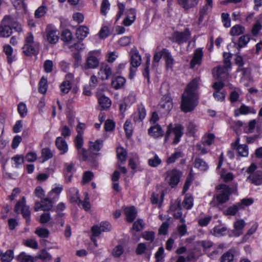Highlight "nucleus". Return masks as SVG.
Wrapping results in <instances>:
<instances>
[{
	"mask_svg": "<svg viewBox=\"0 0 262 262\" xmlns=\"http://www.w3.org/2000/svg\"><path fill=\"white\" fill-rule=\"evenodd\" d=\"M199 78H194L187 85L182 96L181 105L182 111L188 113L192 111L198 105L197 91L199 85Z\"/></svg>",
	"mask_w": 262,
	"mask_h": 262,
	"instance_id": "obj_1",
	"label": "nucleus"
},
{
	"mask_svg": "<svg viewBox=\"0 0 262 262\" xmlns=\"http://www.w3.org/2000/svg\"><path fill=\"white\" fill-rule=\"evenodd\" d=\"M184 127L180 124H177L173 126L171 123L169 124L167 128L165 136V141H167L170 137H173V144H177L183 135Z\"/></svg>",
	"mask_w": 262,
	"mask_h": 262,
	"instance_id": "obj_2",
	"label": "nucleus"
},
{
	"mask_svg": "<svg viewBox=\"0 0 262 262\" xmlns=\"http://www.w3.org/2000/svg\"><path fill=\"white\" fill-rule=\"evenodd\" d=\"M220 189L219 193L216 195L215 197H214V200L216 199L217 202L214 200L210 202V204L212 206L222 204L229 200V196L231 193L230 188L226 185L221 184L220 185Z\"/></svg>",
	"mask_w": 262,
	"mask_h": 262,
	"instance_id": "obj_3",
	"label": "nucleus"
},
{
	"mask_svg": "<svg viewBox=\"0 0 262 262\" xmlns=\"http://www.w3.org/2000/svg\"><path fill=\"white\" fill-rule=\"evenodd\" d=\"M15 27V23L12 17L5 16L2 20L0 26V37H9L12 33V28Z\"/></svg>",
	"mask_w": 262,
	"mask_h": 262,
	"instance_id": "obj_4",
	"label": "nucleus"
},
{
	"mask_svg": "<svg viewBox=\"0 0 262 262\" xmlns=\"http://www.w3.org/2000/svg\"><path fill=\"white\" fill-rule=\"evenodd\" d=\"M23 50L24 54L27 56L35 54L38 50V43L34 41L32 33L29 32L27 34Z\"/></svg>",
	"mask_w": 262,
	"mask_h": 262,
	"instance_id": "obj_5",
	"label": "nucleus"
},
{
	"mask_svg": "<svg viewBox=\"0 0 262 262\" xmlns=\"http://www.w3.org/2000/svg\"><path fill=\"white\" fill-rule=\"evenodd\" d=\"M165 180L171 188L175 187L179 183L182 173L177 169L168 170L166 173Z\"/></svg>",
	"mask_w": 262,
	"mask_h": 262,
	"instance_id": "obj_6",
	"label": "nucleus"
},
{
	"mask_svg": "<svg viewBox=\"0 0 262 262\" xmlns=\"http://www.w3.org/2000/svg\"><path fill=\"white\" fill-rule=\"evenodd\" d=\"M129 55L130 57V60L131 65L130 68V72L131 75H134L137 68L141 63V57L136 48H134L131 49Z\"/></svg>",
	"mask_w": 262,
	"mask_h": 262,
	"instance_id": "obj_7",
	"label": "nucleus"
},
{
	"mask_svg": "<svg viewBox=\"0 0 262 262\" xmlns=\"http://www.w3.org/2000/svg\"><path fill=\"white\" fill-rule=\"evenodd\" d=\"M59 32L51 25H48L44 32V38L50 43L55 44L59 39Z\"/></svg>",
	"mask_w": 262,
	"mask_h": 262,
	"instance_id": "obj_8",
	"label": "nucleus"
},
{
	"mask_svg": "<svg viewBox=\"0 0 262 262\" xmlns=\"http://www.w3.org/2000/svg\"><path fill=\"white\" fill-rule=\"evenodd\" d=\"M25 198L23 197L21 201H18L15 206V211L18 213L20 211L26 220V222L28 223L30 221V211L29 207L25 205Z\"/></svg>",
	"mask_w": 262,
	"mask_h": 262,
	"instance_id": "obj_9",
	"label": "nucleus"
},
{
	"mask_svg": "<svg viewBox=\"0 0 262 262\" xmlns=\"http://www.w3.org/2000/svg\"><path fill=\"white\" fill-rule=\"evenodd\" d=\"M55 201L51 197L48 195L47 198L41 200V202H36L35 203L34 210L38 211L39 210L43 211H48L52 209L53 207V202Z\"/></svg>",
	"mask_w": 262,
	"mask_h": 262,
	"instance_id": "obj_10",
	"label": "nucleus"
},
{
	"mask_svg": "<svg viewBox=\"0 0 262 262\" xmlns=\"http://www.w3.org/2000/svg\"><path fill=\"white\" fill-rule=\"evenodd\" d=\"M190 32L185 29L183 32H175L173 35V41L181 44L186 42L190 37Z\"/></svg>",
	"mask_w": 262,
	"mask_h": 262,
	"instance_id": "obj_11",
	"label": "nucleus"
},
{
	"mask_svg": "<svg viewBox=\"0 0 262 262\" xmlns=\"http://www.w3.org/2000/svg\"><path fill=\"white\" fill-rule=\"evenodd\" d=\"M159 109L163 114L168 113L173 107L171 99L165 95L159 104Z\"/></svg>",
	"mask_w": 262,
	"mask_h": 262,
	"instance_id": "obj_12",
	"label": "nucleus"
},
{
	"mask_svg": "<svg viewBox=\"0 0 262 262\" xmlns=\"http://www.w3.org/2000/svg\"><path fill=\"white\" fill-rule=\"evenodd\" d=\"M111 230V225L108 222H102L100 223V227L94 225L91 228V231L93 236H99L101 232H107Z\"/></svg>",
	"mask_w": 262,
	"mask_h": 262,
	"instance_id": "obj_13",
	"label": "nucleus"
},
{
	"mask_svg": "<svg viewBox=\"0 0 262 262\" xmlns=\"http://www.w3.org/2000/svg\"><path fill=\"white\" fill-rule=\"evenodd\" d=\"M203 56V52L202 48L196 49L193 54L192 59L190 62V68L193 69L196 66H200L202 63Z\"/></svg>",
	"mask_w": 262,
	"mask_h": 262,
	"instance_id": "obj_14",
	"label": "nucleus"
},
{
	"mask_svg": "<svg viewBox=\"0 0 262 262\" xmlns=\"http://www.w3.org/2000/svg\"><path fill=\"white\" fill-rule=\"evenodd\" d=\"M93 52H90L86 58V62L84 65L83 69L88 70L90 69L97 68L99 63L98 59L94 56Z\"/></svg>",
	"mask_w": 262,
	"mask_h": 262,
	"instance_id": "obj_15",
	"label": "nucleus"
},
{
	"mask_svg": "<svg viewBox=\"0 0 262 262\" xmlns=\"http://www.w3.org/2000/svg\"><path fill=\"white\" fill-rule=\"evenodd\" d=\"M73 78L74 76L71 73H68L66 75L65 80L60 86V90L63 94H67L71 89V81Z\"/></svg>",
	"mask_w": 262,
	"mask_h": 262,
	"instance_id": "obj_16",
	"label": "nucleus"
},
{
	"mask_svg": "<svg viewBox=\"0 0 262 262\" xmlns=\"http://www.w3.org/2000/svg\"><path fill=\"white\" fill-rule=\"evenodd\" d=\"M249 181L255 185L258 186L262 184V171H256L253 173L250 174L247 178Z\"/></svg>",
	"mask_w": 262,
	"mask_h": 262,
	"instance_id": "obj_17",
	"label": "nucleus"
},
{
	"mask_svg": "<svg viewBox=\"0 0 262 262\" xmlns=\"http://www.w3.org/2000/svg\"><path fill=\"white\" fill-rule=\"evenodd\" d=\"M57 148L60 151V154L63 155L68 150V146L66 140L62 137H58L55 141Z\"/></svg>",
	"mask_w": 262,
	"mask_h": 262,
	"instance_id": "obj_18",
	"label": "nucleus"
},
{
	"mask_svg": "<svg viewBox=\"0 0 262 262\" xmlns=\"http://www.w3.org/2000/svg\"><path fill=\"white\" fill-rule=\"evenodd\" d=\"M99 75L102 80L107 79L112 75L111 67L106 63H102L100 66Z\"/></svg>",
	"mask_w": 262,
	"mask_h": 262,
	"instance_id": "obj_19",
	"label": "nucleus"
},
{
	"mask_svg": "<svg viewBox=\"0 0 262 262\" xmlns=\"http://www.w3.org/2000/svg\"><path fill=\"white\" fill-rule=\"evenodd\" d=\"M148 134L155 138L162 137L164 135V131L159 124H155L151 126L148 130Z\"/></svg>",
	"mask_w": 262,
	"mask_h": 262,
	"instance_id": "obj_20",
	"label": "nucleus"
},
{
	"mask_svg": "<svg viewBox=\"0 0 262 262\" xmlns=\"http://www.w3.org/2000/svg\"><path fill=\"white\" fill-rule=\"evenodd\" d=\"M249 113L255 114L256 111L251 107H249L245 104H242L238 109L235 110L234 115L236 117L240 115H246Z\"/></svg>",
	"mask_w": 262,
	"mask_h": 262,
	"instance_id": "obj_21",
	"label": "nucleus"
},
{
	"mask_svg": "<svg viewBox=\"0 0 262 262\" xmlns=\"http://www.w3.org/2000/svg\"><path fill=\"white\" fill-rule=\"evenodd\" d=\"M246 226V223L243 220H238L234 224V234L239 236L243 234V230Z\"/></svg>",
	"mask_w": 262,
	"mask_h": 262,
	"instance_id": "obj_22",
	"label": "nucleus"
},
{
	"mask_svg": "<svg viewBox=\"0 0 262 262\" xmlns=\"http://www.w3.org/2000/svg\"><path fill=\"white\" fill-rule=\"evenodd\" d=\"M97 98L100 106L103 110L107 109L111 106L112 102L108 97L103 95H97Z\"/></svg>",
	"mask_w": 262,
	"mask_h": 262,
	"instance_id": "obj_23",
	"label": "nucleus"
},
{
	"mask_svg": "<svg viewBox=\"0 0 262 262\" xmlns=\"http://www.w3.org/2000/svg\"><path fill=\"white\" fill-rule=\"evenodd\" d=\"M170 209L173 211V216L175 219H180L183 218L182 216V209L181 207L180 202H176L170 206Z\"/></svg>",
	"mask_w": 262,
	"mask_h": 262,
	"instance_id": "obj_24",
	"label": "nucleus"
},
{
	"mask_svg": "<svg viewBox=\"0 0 262 262\" xmlns=\"http://www.w3.org/2000/svg\"><path fill=\"white\" fill-rule=\"evenodd\" d=\"M69 192L71 202L76 203L80 206L81 200L80 199L78 190L74 187L71 188L69 189Z\"/></svg>",
	"mask_w": 262,
	"mask_h": 262,
	"instance_id": "obj_25",
	"label": "nucleus"
},
{
	"mask_svg": "<svg viewBox=\"0 0 262 262\" xmlns=\"http://www.w3.org/2000/svg\"><path fill=\"white\" fill-rule=\"evenodd\" d=\"M146 116V110L142 104H140L138 107V112L134 114V120L137 122L138 120L142 121Z\"/></svg>",
	"mask_w": 262,
	"mask_h": 262,
	"instance_id": "obj_26",
	"label": "nucleus"
},
{
	"mask_svg": "<svg viewBox=\"0 0 262 262\" xmlns=\"http://www.w3.org/2000/svg\"><path fill=\"white\" fill-rule=\"evenodd\" d=\"M124 213L128 222H132L136 217L137 211L134 206L126 207L124 209Z\"/></svg>",
	"mask_w": 262,
	"mask_h": 262,
	"instance_id": "obj_27",
	"label": "nucleus"
},
{
	"mask_svg": "<svg viewBox=\"0 0 262 262\" xmlns=\"http://www.w3.org/2000/svg\"><path fill=\"white\" fill-rule=\"evenodd\" d=\"M194 167L203 171H205L209 168L208 164L203 159L200 158H196L195 159Z\"/></svg>",
	"mask_w": 262,
	"mask_h": 262,
	"instance_id": "obj_28",
	"label": "nucleus"
},
{
	"mask_svg": "<svg viewBox=\"0 0 262 262\" xmlns=\"http://www.w3.org/2000/svg\"><path fill=\"white\" fill-rule=\"evenodd\" d=\"M89 33V28L85 26H81L77 29L76 35L78 40H82L87 36Z\"/></svg>",
	"mask_w": 262,
	"mask_h": 262,
	"instance_id": "obj_29",
	"label": "nucleus"
},
{
	"mask_svg": "<svg viewBox=\"0 0 262 262\" xmlns=\"http://www.w3.org/2000/svg\"><path fill=\"white\" fill-rule=\"evenodd\" d=\"M164 58L166 61V67L169 69H172L174 60L169 51L166 49H163Z\"/></svg>",
	"mask_w": 262,
	"mask_h": 262,
	"instance_id": "obj_30",
	"label": "nucleus"
},
{
	"mask_svg": "<svg viewBox=\"0 0 262 262\" xmlns=\"http://www.w3.org/2000/svg\"><path fill=\"white\" fill-rule=\"evenodd\" d=\"M103 145V141L97 140L95 142H89V150L92 152L99 151Z\"/></svg>",
	"mask_w": 262,
	"mask_h": 262,
	"instance_id": "obj_31",
	"label": "nucleus"
},
{
	"mask_svg": "<svg viewBox=\"0 0 262 262\" xmlns=\"http://www.w3.org/2000/svg\"><path fill=\"white\" fill-rule=\"evenodd\" d=\"M125 79L121 76H118L115 79L112 80L111 85L113 88L116 90L121 89L125 84Z\"/></svg>",
	"mask_w": 262,
	"mask_h": 262,
	"instance_id": "obj_32",
	"label": "nucleus"
},
{
	"mask_svg": "<svg viewBox=\"0 0 262 262\" xmlns=\"http://www.w3.org/2000/svg\"><path fill=\"white\" fill-rule=\"evenodd\" d=\"M178 4L185 9H189L197 4L196 0H178Z\"/></svg>",
	"mask_w": 262,
	"mask_h": 262,
	"instance_id": "obj_33",
	"label": "nucleus"
},
{
	"mask_svg": "<svg viewBox=\"0 0 262 262\" xmlns=\"http://www.w3.org/2000/svg\"><path fill=\"white\" fill-rule=\"evenodd\" d=\"M235 252L230 250L225 253L221 257V262H232L234 257Z\"/></svg>",
	"mask_w": 262,
	"mask_h": 262,
	"instance_id": "obj_34",
	"label": "nucleus"
},
{
	"mask_svg": "<svg viewBox=\"0 0 262 262\" xmlns=\"http://www.w3.org/2000/svg\"><path fill=\"white\" fill-rule=\"evenodd\" d=\"M3 48L4 51L7 56V60L8 63H12V62L14 60V57L12 56V48L10 45H5Z\"/></svg>",
	"mask_w": 262,
	"mask_h": 262,
	"instance_id": "obj_35",
	"label": "nucleus"
},
{
	"mask_svg": "<svg viewBox=\"0 0 262 262\" xmlns=\"http://www.w3.org/2000/svg\"><path fill=\"white\" fill-rule=\"evenodd\" d=\"M180 223L182 224L178 226V232L180 236H183L187 233V229L184 218L181 219Z\"/></svg>",
	"mask_w": 262,
	"mask_h": 262,
	"instance_id": "obj_36",
	"label": "nucleus"
},
{
	"mask_svg": "<svg viewBox=\"0 0 262 262\" xmlns=\"http://www.w3.org/2000/svg\"><path fill=\"white\" fill-rule=\"evenodd\" d=\"M241 204L236 203L229 207L225 211V214L229 215H235L241 209Z\"/></svg>",
	"mask_w": 262,
	"mask_h": 262,
	"instance_id": "obj_37",
	"label": "nucleus"
},
{
	"mask_svg": "<svg viewBox=\"0 0 262 262\" xmlns=\"http://www.w3.org/2000/svg\"><path fill=\"white\" fill-rule=\"evenodd\" d=\"M153 246H151L150 244H148V245H146L145 244L142 243L138 245L136 252L137 254L141 255L145 252V250H151Z\"/></svg>",
	"mask_w": 262,
	"mask_h": 262,
	"instance_id": "obj_38",
	"label": "nucleus"
},
{
	"mask_svg": "<svg viewBox=\"0 0 262 262\" xmlns=\"http://www.w3.org/2000/svg\"><path fill=\"white\" fill-rule=\"evenodd\" d=\"M245 28L244 27L236 25L233 26L230 32V33L232 36H238L243 34L244 32Z\"/></svg>",
	"mask_w": 262,
	"mask_h": 262,
	"instance_id": "obj_39",
	"label": "nucleus"
},
{
	"mask_svg": "<svg viewBox=\"0 0 262 262\" xmlns=\"http://www.w3.org/2000/svg\"><path fill=\"white\" fill-rule=\"evenodd\" d=\"M236 150L239 156L247 157L248 155V148L245 144L238 145L236 147Z\"/></svg>",
	"mask_w": 262,
	"mask_h": 262,
	"instance_id": "obj_40",
	"label": "nucleus"
},
{
	"mask_svg": "<svg viewBox=\"0 0 262 262\" xmlns=\"http://www.w3.org/2000/svg\"><path fill=\"white\" fill-rule=\"evenodd\" d=\"M62 190V186H57L53 188L48 194L49 197H51L52 199L54 200L55 201L57 200L58 198V195L59 193Z\"/></svg>",
	"mask_w": 262,
	"mask_h": 262,
	"instance_id": "obj_41",
	"label": "nucleus"
},
{
	"mask_svg": "<svg viewBox=\"0 0 262 262\" xmlns=\"http://www.w3.org/2000/svg\"><path fill=\"white\" fill-rule=\"evenodd\" d=\"M13 258V251L12 250H7L1 255L2 262H10Z\"/></svg>",
	"mask_w": 262,
	"mask_h": 262,
	"instance_id": "obj_42",
	"label": "nucleus"
},
{
	"mask_svg": "<svg viewBox=\"0 0 262 262\" xmlns=\"http://www.w3.org/2000/svg\"><path fill=\"white\" fill-rule=\"evenodd\" d=\"M61 38L64 42H70L73 38L71 32L68 29L63 30L61 33Z\"/></svg>",
	"mask_w": 262,
	"mask_h": 262,
	"instance_id": "obj_43",
	"label": "nucleus"
},
{
	"mask_svg": "<svg viewBox=\"0 0 262 262\" xmlns=\"http://www.w3.org/2000/svg\"><path fill=\"white\" fill-rule=\"evenodd\" d=\"M84 195V199L83 201L81 200V202H80V206L81 205L86 211H88L91 208V205L89 202V196L87 192H85Z\"/></svg>",
	"mask_w": 262,
	"mask_h": 262,
	"instance_id": "obj_44",
	"label": "nucleus"
},
{
	"mask_svg": "<svg viewBox=\"0 0 262 262\" xmlns=\"http://www.w3.org/2000/svg\"><path fill=\"white\" fill-rule=\"evenodd\" d=\"M182 204L183 207L186 209H191L193 206V198L191 195H186Z\"/></svg>",
	"mask_w": 262,
	"mask_h": 262,
	"instance_id": "obj_45",
	"label": "nucleus"
},
{
	"mask_svg": "<svg viewBox=\"0 0 262 262\" xmlns=\"http://www.w3.org/2000/svg\"><path fill=\"white\" fill-rule=\"evenodd\" d=\"M41 157L43 158L42 162H43L52 158L53 154L49 148H45L41 150Z\"/></svg>",
	"mask_w": 262,
	"mask_h": 262,
	"instance_id": "obj_46",
	"label": "nucleus"
},
{
	"mask_svg": "<svg viewBox=\"0 0 262 262\" xmlns=\"http://www.w3.org/2000/svg\"><path fill=\"white\" fill-rule=\"evenodd\" d=\"M227 228L220 226H215L213 228V235L216 236H221L225 234Z\"/></svg>",
	"mask_w": 262,
	"mask_h": 262,
	"instance_id": "obj_47",
	"label": "nucleus"
},
{
	"mask_svg": "<svg viewBox=\"0 0 262 262\" xmlns=\"http://www.w3.org/2000/svg\"><path fill=\"white\" fill-rule=\"evenodd\" d=\"M76 149L79 159L83 161H86L88 158L86 149L83 147L77 148Z\"/></svg>",
	"mask_w": 262,
	"mask_h": 262,
	"instance_id": "obj_48",
	"label": "nucleus"
},
{
	"mask_svg": "<svg viewBox=\"0 0 262 262\" xmlns=\"http://www.w3.org/2000/svg\"><path fill=\"white\" fill-rule=\"evenodd\" d=\"M47 11L46 6L42 5L35 11L34 15L36 18H40L45 15Z\"/></svg>",
	"mask_w": 262,
	"mask_h": 262,
	"instance_id": "obj_49",
	"label": "nucleus"
},
{
	"mask_svg": "<svg viewBox=\"0 0 262 262\" xmlns=\"http://www.w3.org/2000/svg\"><path fill=\"white\" fill-rule=\"evenodd\" d=\"M74 142L76 149L82 147L83 144V139L82 136V133H79V130L78 134L75 137Z\"/></svg>",
	"mask_w": 262,
	"mask_h": 262,
	"instance_id": "obj_50",
	"label": "nucleus"
},
{
	"mask_svg": "<svg viewBox=\"0 0 262 262\" xmlns=\"http://www.w3.org/2000/svg\"><path fill=\"white\" fill-rule=\"evenodd\" d=\"M48 84L47 79L42 77L39 83V92L42 94L46 93Z\"/></svg>",
	"mask_w": 262,
	"mask_h": 262,
	"instance_id": "obj_51",
	"label": "nucleus"
},
{
	"mask_svg": "<svg viewBox=\"0 0 262 262\" xmlns=\"http://www.w3.org/2000/svg\"><path fill=\"white\" fill-rule=\"evenodd\" d=\"M35 233L39 237L42 238H47L49 236L50 232L46 228H37Z\"/></svg>",
	"mask_w": 262,
	"mask_h": 262,
	"instance_id": "obj_52",
	"label": "nucleus"
},
{
	"mask_svg": "<svg viewBox=\"0 0 262 262\" xmlns=\"http://www.w3.org/2000/svg\"><path fill=\"white\" fill-rule=\"evenodd\" d=\"M117 153L118 159L121 162H124L126 160L127 154L125 149L122 147L117 148Z\"/></svg>",
	"mask_w": 262,
	"mask_h": 262,
	"instance_id": "obj_53",
	"label": "nucleus"
},
{
	"mask_svg": "<svg viewBox=\"0 0 262 262\" xmlns=\"http://www.w3.org/2000/svg\"><path fill=\"white\" fill-rule=\"evenodd\" d=\"M18 258L21 262H34L33 257L26 254L25 252H21L18 255Z\"/></svg>",
	"mask_w": 262,
	"mask_h": 262,
	"instance_id": "obj_54",
	"label": "nucleus"
},
{
	"mask_svg": "<svg viewBox=\"0 0 262 262\" xmlns=\"http://www.w3.org/2000/svg\"><path fill=\"white\" fill-rule=\"evenodd\" d=\"M37 257L42 260H47L48 261H51L52 259L51 255L48 252H47L46 250L44 249L42 250L40 252V253L37 255Z\"/></svg>",
	"mask_w": 262,
	"mask_h": 262,
	"instance_id": "obj_55",
	"label": "nucleus"
},
{
	"mask_svg": "<svg viewBox=\"0 0 262 262\" xmlns=\"http://www.w3.org/2000/svg\"><path fill=\"white\" fill-rule=\"evenodd\" d=\"M148 163L149 166L156 167L161 164V160L157 155H155L153 158L148 160Z\"/></svg>",
	"mask_w": 262,
	"mask_h": 262,
	"instance_id": "obj_56",
	"label": "nucleus"
},
{
	"mask_svg": "<svg viewBox=\"0 0 262 262\" xmlns=\"http://www.w3.org/2000/svg\"><path fill=\"white\" fill-rule=\"evenodd\" d=\"M142 237L151 243L155 239V232L153 231H144L142 234Z\"/></svg>",
	"mask_w": 262,
	"mask_h": 262,
	"instance_id": "obj_57",
	"label": "nucleus"
},
{
	"mask_svg": "<svg viewBox=\"0 0 262 262\" xmlns=\"http://www.w3.org/2000/svg\"><path fill=\"white\" fill-rule=\"evenodd\" d=\"M60 131L62 136L65 138L71 135V129L66 125H62L60 128Z\"/></svg>",
	"mask_w": 262,
	"mask_h": 262,
	"instance_id": "obj_58",
	"label": "nucleus"
},
{
	"mask_svg": "<svg viewBox=\"0 0 262 262\" xmlns=\"http://www.w3.org/2000/svg\"><path fill=\"white\" fill-rule=\"evenodd\" d=\"M221 16L224 26L226 28L230 27L231 26V19L229 14L227 13H222Z\"/></svg>",
	"mask_w": 262,
	"mask_h": 262,
	"instance_id": "obj_59",
	"label": "nucleus"
},
{
	"mask_svg": "<svg viewBox=\"0 0 262 262\" xmlns=\"http://www.w3.org/2000/svg\"><path fill=\"white\" fill-rule=\"evenodd\" d=\"M124 249L122 245H119L116 246L113 250L112 254L114 256L118 257L123 253Z\"/></svg>",
	"mask_w": 262,
	"mask_h": 262,
	"instance_id": "obj_60",
	"label": "nucleus"
},
{
	"mask_svg": "<svg viewBox=\"0 0 262 262\" xmlns=\"http://www.w3.org/2000/svg\"><path fill=\"white\" fill-rule=\"evenodd\" d=\"M237 72H241L243 78L248 79L250 77V70L249 68L241 67L238 68Z\"/></svg>",
	"mask_w": 262,
	"mask_h": 262,
	"instance_id": "obj_61",
	"label": "nucleus"
},
{
	"mask_svg": "<svg viewBox=\"0 0 262 262\" xmlns=\"http://www.w3.org/2000/svg\"><path fill=\"white\" fill-rule=\"evenodd\" d=\"M182 157V152L180 151L176 152L174 154H172L167 159V163L168 164H171L174 163L176 160Z\"/></svg>",
	"mask_w": 262,
	"mask_h": 262,
	"instance_id": "obj_62",
	"label": "nucleus"
},
{
	"mask_svg": "<svg viewBox=\"0 0 262 262\" xmlns=\"http://www.w3.org/2000/svg\"><path fill=\"white\" fill-rule=\"evenodd\" d=\"M124 129L127 137H129L132 134V126L130 121L126 120L124 124Z\"/></svg>",
	"mask_w": 262,
	"mask_h": 262,
	"instance_id": "obj_63",
	"label": "nucleus"
},
{
	"mask_svg": "<svg viewBox=\"0 0 262 262\" xmlns=\"http://www.w3.org/2000/svg\"><path fill=\"white\" fill-rule=\"evenodd\" d=\"M110 8V3L108 0H102L100 12L103 15H105L107 13V10Z\"/></svg>",
	"mask_w": 262,
	"mask_h": 262,
	"instance_id": "obj_64",
	"label": "nucleus"
}]
</instances>
